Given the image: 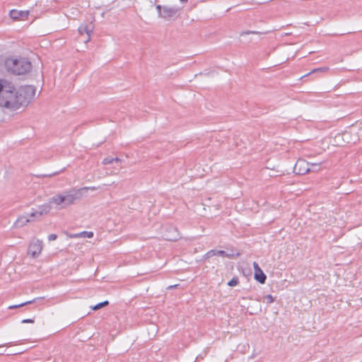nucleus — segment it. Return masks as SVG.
I'll use <instances>...</instances> for the list:
<instances>
[{"mask_svg":"<svg viewBox=\"0 0 362 362\" xmlns=\"http://www.w3.org/2000/svg\"><path fill=\"white\" fill-rule=\"evenodd\" d=\"M33 302H34V300H29V301H26V302L18 304V305H10V306H8V309L12 310V309L18 308L23 307V306H24V305H26L30 304V303H32Z\"/></svg>","mask_w":362,"mask_h":362,"instance_id":"nucleus-10","label":"nucleus"},{"mask_svg":"<svg viewBox=\"0 0 362 362\" xmlns=\"http://www.w3.org/2000/svg\"><path fill=\"white\" fill-rule=\"evenodd\" d=\"M328 69V68H319V69H315L313 70H312L310 73L307 74L305 76H308L313 73H315L317 71H327Z\"/></svg>","mask_w":362,"mask_h":362,"instance_id":"nucleus-13","label":"nucleus"},{"mask_svg":"<svg viewBox=\"0 0 362 362\" xmlns=\"http://www.w3.org/2000/svg\"><path fill=\"white\" fill-rule=\"evenodd\" d=\"M42 250V243L38 240L31 242L28 249V254L33 257H37Z\"/></svg>","mask_w":362,"mask_h":362,"instance_id":"nucleus-6","label":"nucleus"},{"mask_svg":"<svg viewBox=\"0 0 362 362\" xmlns=\"http://www.w3.org/2000/svg\"><path fill=\"white\" fill-rule=\"evenodd\" d=\"M29 11H22L17 9H12L10 13V17L14 21H26L29 16Z\"/></svg>","mask_w":362,"mask_h":362,"instance_id":"nucleus-5","label":"nucleus"},{"mask_svg":"<svg viewBox=\"0 0 362 362\" xmlns=\"http://www.w3.org/2000/svg\"><path fill=\"white\" fill-rule=\"evenodd\" d=\"M182 1H187V0H181Z\"/></svg>","mask_w":362,"mask_h":362,"instance_id":"nucleus-22","label":"nucleus"},{"mask_svg":"<svg viewBox=\"0 0 362 362\" xmlns=\"http://www.w3.org/2000/svg\"><path fill=\"white\" fill-rule=\"evenodd\" d=\"M57 237V235L51 234V235H49L48 239H49V240L52 241V240H56Z\"/></svg>","mask_w":362,"mask_h":362,"instance_id":"nucleus-15","label":"nucleus"},{"mask_svg":"<svg viewBox=\"0 0 362 362\" xmlns=\"http://www.w3.org/2000/svg\"><path fill=\"white\" fill-rule=\"evenodd\" d=\"M224 252L223 251H216V254H220V255H222L223 254Z\"/></svg>","mask_w":362,"mask_h":362,"instance_id":"nucleus-21","label":"nucleus"},{"mask_svg":"<svg viewBox=\"0 0 362 362\" xmlns=\"http://www.w3.org/2000/svg\"><path fill=\"white\" fill-rule=\"evenodd\" d=\"M93 236V233L90 231H84L81 233L75 234L71 235L73 238H79V237H87V238H92Z\"/></svg>","mask_w":362,"mask_h":362,"instance_id":"nucleus-9","label":"nucleus"},{"mask_svg":"<svg viewBox=\"0 0 362 362\" xmlns=\"http://www.w3.org/2000/svg\"><path fill=\"white\" fill-rule=\"evenodd\" d=\"M239 283L238 278H233L230 281H228V285L229 286H235L238 285Z\"/></svg>","mask_w":362,"mask_h":362,"instance_id":"nucleus-12","label":"nucleus"},{"mask_svg":"<svg viewBox=\"0 0 362 362\" xmlns=\"http://www.w3.org/2000/svg\"><path fill=\"white\" fill-rule=\"evenodd\" d=\"M93 28L88 25L83 24L78 28V33L80 35L86 33L87 35V39L86 42H88L90 40V35L92 33Z\"/></svg>","mask_w":362,"mask_h":362,"instance_id":"nucleus-8","label":"nucleus"},{"mask_svg":"<svg viewBox=\"0 0 362 362\" xmlns=\"http://www.w3.org/2000/svg\"><path fill=\"white\" fill-rule=\"evenodd\" d=\"M33 86L17 87L7 77H0V107L10 110H18L26 105L35 95Z\"/></svg>","mask_w":362,"mask_h":362,"instance_id":"nucleus-1","label":"nucleus"},{"mask_svg":"<svg viewBox=\"0 0 362 362\" xmlns=\"http://www.w3.org/2000/svg\"><path fill=\"white\" fill-rule=\"evenodd\" d=\"M7 69L16 75L25 74L32 69L31 62L26 58H9L6 61Z\"/></svg>","mask_w":362,"mask_h":362,"instance_id":"nucleus-3","label":"nucleus"},{"mask_svg":"<svg viewBox=\"0 0 362 362\" xmlns=\"http://www.w3.org/2000/svg\"><path fill=\"white\" fill-rule=\"evenodd\" d=\"M34 320L32 319H25L22 320V323H33Z\"/></svg>","mask_w":362,"mask_h":362,"instance_id":"nucleus-16","label":"nucleus"},{"mask_svg":"<svg viewBox=\"0 0 362 362\" xmlns=\"http://www.w3.org/2000/svg\"><path fill=\"white\" fill-rule=\"evenodd\" d=\"M23 218H24L23 217L18 218V219L17 220V221H16V225L19 226L20 222H21Z\"/></svg>","mask_w":362,"mask_h":362,"instance_id":"nucleus-19","label":"nucleus"},{"mask_svg":"<svg viewBox=\"0 0 362 362\" xmlns=\"http://www.w3.org/2000/svg\"><path fill=\"white\" fill-rule=\"evenodd\" d=\"M89 189L88 187H83V188H81L80 189H78V191L80 192L81 190H85V189Z\"/></svg>","mask_w":362,"mask_h":362,"instance_id":"nucleus-20","label":"nucleus"},{"mask_svg":"<svg viewBox=\"0 0 362 362\" xmlns=\"http://www.w3.org/2000/svg\"><path fill=\"white\" fill-rule=\"evenodd\" d=\"M310 166H320V164H310L304 159H298L294 165V172L298 175H305L311 170Z\"/></svg>","mask_w":362,"mask_h":362,"instance_id":"nucleus-4","label":"nucleus"},{"mask_svg":"<svg viewBox=\"0 0 362 362\" xmlns=\"http://www.w3.org/2000/svg\"><path fill=\"white\" fill-rule=\"evenodd\" d=\"M76 193L66 192L65 194H58L52 197L49 204H43L39 206L38 209L31 213L30 216L33 217L40 216L47 214L52 206L62 209L73 204L77 199Z\"/></svg>","mask_w":362,"mask_h":362,"instance_id":"nucleus-2","label":"nucleus"},{"mask_svg":"<svg viewBox=\"0 0 362 362\" xmlns=\"http://www.w3.org/2000/svg\"><path fill=\"white\" fill-rule=\"evenodd\" d=\"M113 160L119 161V159L118 158H115V159L105 158L103 161V164H109L111 163Z\"/></svg>","mask_w":362,"mask_h":362,"instance_id":"nucleus-14","label":"nucleus"},{"mask_svg":"<svg viewBox=\"0 0 362 362\" xmlns=\"http://www.w3.org/2000/svg\"><path fill=\"white\" fill-rule=\"evenodd\" d=\"M253 267L255 270V279L260 284H264L267 276L256 262H253Z\"/></svg>","mask_w":362,"mask_h":362,"instance_id":"nucleus-7","label":"nucleus"},{"mask_svg":"<svg viewBox=\"0 0 362 362\" xmlns=\"http://www.w3.org/2000/svg\"><path fill=\"white\" fill-rule=\"evenodd\" d=\"M266 298H267V299L268 300V301L269 303H272L273 302V298H272V296L271 295L267 296Z\"/></svg>","mask_w":362,"mask_h":362,"instance_id":"nucleus-18","label":"nucleus"},{"mask_svg":"<svg viewBox=\"0 0 362 362\" xmlns=\"http://www.w3.org/2000/svg\"><path fill=\"white\" fill-rule=\"evenodd\" d=\"M109 304V302L107 300H105V301H103L102 303H98L97 305H95V306H93L92 308V309L93 310H99L106 305H107Z\"/></svg>","mask_w":362,"mask_h":362,"instance_id":"nucleus-11","label":"nucleus"},{"mask_svg":"<svg viewBox=\"0 0 362 362\" xmlns=\"http://www.w3.org/2000/svg\"><path fill=\"white\" fill-rule=\"evenodd\" d=\"M215 255H216V251H215V250H211V251L208 252L206 254V255L208 257H211V256Z\"/></svg>","mask_w":362,"mask_h":362,"instance_id":"nucleus-17","label":"nucleus"}]
</instances>
